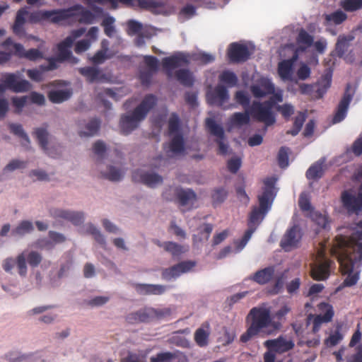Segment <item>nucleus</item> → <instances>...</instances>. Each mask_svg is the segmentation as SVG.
I'll list each match as a JSON object with an SVG mask.
<instances>
[{
    "label": "nucleus",
    "instance_id": "nucleus-1",
    "mask_svg": "<svg viewBox=\"0 0 362 362\" xmlns=\"http://www.w3.org/2000/svg\"><path fill=\"white\" fill-rule=\"evenodd\" d=\"M356 226L358 230L340 248L338 257L341 273L347 275L343 282L344 286H352L359 279L357 269L362 263V220L356 223Z\"/></svg>",
    "mask_w": 362,
    "mask_h": 362
},
{
    "label": "nucleus",
    "instance_id": "nucleus-2",
    "mask_svg": "<svg viewBox=\"0 0 362 362\" xmlns=\"http://www.w3.org/2000/svg\"><path fill=\"white\" fill-rule=\"evenodd\" d=\"M246 322L249 325L240 337V341L244 344L260 334H272L280 327L279 322L272 321L270 308L265 306L252 308L246 317Z\"/></svg>",
    "mask_w": 362,
    "mask_h": 362
},
{
    "label": "nucleus",
    "instance_id": "nucleus-3",
    "mask_svg": "<svg viewBox=\"0 0 362 362\" xmlns=\"http://www.w3.org/2000/svg\"><path fill=\"white\" fill-rule=\"evenodd\" d=\"M274 177H267L263 180L262 193L257 196L259 206H253L248 215L247 226L257 228L270 210L276 197Z\"/></svg>",
    "mask_w": 362,
    "mask_h": 362
},
{
    "label": "nucleus",
    "instance_id": "nucleus-4",
    "mask_svg": "<svg viewBox=\"0 0 362 362\" xmlns=\"http://www.w3.org/2000/svg\"><path fill=\"white\" fill-rule=\"evenodd\" d=\"M157 104V98L153 94H147L141 102L132 110L121 116L119 127L123 134L127 135L139 127L148 112Z\"/></svg>",
    "mask_w": 362,
    "mask_h": 362
},
{
    "label": "nucleus",
    "instance_id": "nucleus-5",
    "mask_svg": "<svg viewBox=\"0 0 362 362\" xmlns=\"http://www.w3.org/2000/svg\"><path fill=\"white\" fill-rule=\"evenodd\" d=\"M1 47L7 51L1 52V63L8 60L11 55L33 62L43 58V54L39 49L32 48L26 51L21 44L14 42L10 37L1 42Z\"/></svg>",
    "mask_w": 362,
    "mask_h": 362
},
{
    "label": "nucleus",
    "instance_id": "nucleus-6",
    "mask_svg": "<svg viewBox=\"0 0 362 362\" xmlns=\"http://www.w3.org/2000/svg\"><path fill=\"white\" fill-rule=\"evenodd\" d=\"M272 100L259 102L254 100L249 107L251 117L256 121L263 122L266 126H271L276 122L273 112Z\"/></svg>",
    "mask_w": 362,
    "mask_h": 362
},
{
    "label": "nucleus",
    "instance_id": "nucleus-7",
    "mask_svg": "<svg viewBox=\"0 0 362 362\" xmlns=\"http://www.w3.org/2000/svg\"><path fill=\"white\" fill-rule=\"evenodd\" d=\"M42 260V255L34 250H25L16 257V267L18 274L25 276L27 274L28 268L26 261L28 264L33 268L38 267Z\"/></svg>",
    "mask_w": 362,
    "mask_h": 362
},
{
    "label": "nucleus",
    "instance_id": "nucleus-8",
    "mask_svg": "<svg viewBox=\"0 0 362 362\" xmlns=\"http://www.w3.org/2000/svg\"><path fill=\"white\" fill-rule=\"evenodd\" d=\"M206 128L208 132L216 137V142L218 144V153L221 155L228 153V145L224 142L225 134L223 128L218 124L213 118H206L205 120Z\"/></svg>",
    "mask_w": 362,
    "mask_h": 362
},
{
    "label": "nucleus",
    "instance_id": "nucleus-9",
    "mask_svg": "<svg viewBox=\"0 0 362 362\" xmlns=\"http://www.w3.org/2000/svg\"><path fill=\"white\" fill-rule=\"evenodd\" d=\"M6 87L14 93H25L30 90V83L25 79H21L14 74H10L1 78V93Z\"/></svg>",
    "mask_w": 362,
    "mask_h": 362
},
{
    "label": "nucleus",
    "instance_id": "nucleus-10",
    "mask_svg": "<svg viewBox=\"0 0 362 362\" xmlns=\"http://www.w3.org/2000/svg\"><path fill=\"white\" fill-rule=\"evenodd\" d=\"M318 261L311 267V276L316 281H322L328 278L332 261L326 257L322 251L318 252Z\"/></svg>",
    "mask_w": 362,
    "mask_h": 362
},
{
    "label": "nucleus",
    "instance_id": "nucleus-11",
    "mask_svg": "<svg viewBox=\"0 0 362 362\" xmlns=\"http://www.w3.org/2000/svg\"><path fill=\"white\" fill-rule=\"evenodd\" d=\"M84 31V29L74 30L73 32L74 37L68 36L57 45L58 54L57 57L58 62H63L70 59L71 58L73 59L74 62H77V59L72 57V53L70 50V48L74 42V38L81 36Z\"/></svg>",
    "mask_w": 362,
    "mask_h": 362
},
{
    "label": "nucleus",
    "instance_id": "nucleus-12",
    "mask_svg": "<svg viewBox=\"0 0 362 362\" xmlns=\"http://www.w3.org/2000/svg\"><path fill=\"white\" fill-rule=\"evenodd\" d=\"M144 61L148 69L139 71V78L144 86H149L153 75L158 70V60L154 56L147 55L144 57Z\"/></svg>",
    "mask_w": 362,
    "mask_h": 362
},
{
    "label": "nucleus",
    "instance_id": "nucleus-13",
    "mask_svg": "<svg viewBox=\"0 0 362 362\" xmlns=\"http://www.w3.org/2000/svg\"><path fill=\"white\" fill-rule=\"evenodd\" d=\"M188 63L187 57L180 52L162 59V66L168 79L173 77V69L187 65Z\"/></svg>",
    "mask_w": 362,
    "mask_h": 362
},
{
    "label": "nucleus",
    "instance_id": "nucleus-14",
    "mask_svg": "<svg viewBox=\"0 0 362 362\" xmlns=\"http://www.w3.org/2000/svg\"><path fill=\"white\" fill-rule=\"evenodd\" d=\"M302 238L300 228L298 226H293L286 230L280 242V246L286 251H291L298 247Z\"/></svg>",
    "mask_w": 362,
    "mask_h": 362
},
{
    "label": "nucleus",
    "instance_id": "nucleus-15",
    "mask_svg": "<svg viewBox=\"0 0 362 362\" xmlns=\"http://www.w3.org/2000/svg\"><path fill=\"white\" fill-rule=\"evenodd\" d=\"M351 86L350 83L346 85L342 98L339 101L335 114L332 119L333 123L341 122L346 116L350 103L352 100L354 93L351 91Z\"/></svg>",
    "mask_w": 362,
    "mask_h": 362
},
{
    "label": "nucleus",
    "instance_id": "nucleus-16",
    "mask_svg": "<svg viewBox=\"0 0 362 362\" xmlns=\"http://www.w3.org/2000/svg\"><path fill=\"white\" fill-rule=\"evenodd\" d=\"M251 54L252 52L245 45L238 42L231 43L228 49V57L232 63L245 62Z\"/></svg>",
    "mask_w": 362,
    "mask_h": 362
},
{
    "label": "nucleus",
    "instance_id": "nucleus-17",
    "mask_svg": "<svg viewBox=\"0 0 362 362\" xmlns=\"http://www.w3.org/2000/svg\"><path fill=\"white\" fill-rule=\"evenodd\" d=\"M195 262L190 260L179 262L177 264L163 269L162 272V278L168 281L172 279H176L182 274L191 271L193 267H195Z\"/></svg>",
    "mask_w": 362,
    "mask_h": 362
},
{
    "label": "nucleus",
    "instance_id": "nucleus-18",
    "mask_svg": "<svg viewBox=\"0 0 362 362\" xmlns=\"http://www.w3.org/2000/svg\"><path fill=\"white\" fill-rule=\"evenodd\" d=\"M341 202L349 214H357L362 209V197H361L360 193L356 196L353 193L344 190L341 194Z\"/></svg>",
    "mask_w": 362,
    "mask_h": 362
},
{
    "label": "nucleus",
    "instance_id": "nucleus-19",
    "mask_svg": "<svg viewBox=\"0 0 362 362\" xmlns=\"http://www.w3.org/2000/svg\"><path fill=\"white\" fill-rule=\"evenodd\" d=\"M275 87L268 78H261L257 84L250 86V91L256 98H262L274 93Z\"/></svg>",
    "mask_w": 362,
    "mask_h": 362
},
{
    "label": "nucleus",
    "instance_id": "nucleus-20",
    "mask_svg": "<svg viewBox=\"0 0 362 362\" xmlns=\"http://www.w3.org/2000/svg\"><path fill=\"white\" fill-rule=\"evenodd\" d=\"M78 71L89 83L109 81V77L95 66L81 67Z\"/></svg>",
    "mask_w": 362,
    "mask_h": 362
},
{
    "label": "nucleus",
    "instance_id": "nucleus-21",
    "mask_svg": "<svg viewBox=\"0 0 362 362\" xmlns=\"http://www.w3.org/2000/svg\"><path fill=\"white\" fill-rule=\"evenodd\" d=\"M264 345L267 349H271L278 354H284L293 349L295 344L293 340L280 336L276 339L265 341Z\"/></svg>",
    "mask_w": 362,
    "mask_h": 362
},
{
    "label": "nucleus",
    "instance_id": "nucleus-22",
    "mask_svg": "<svg viewBox=\"0 0 362 362\" xmlns=\"http://www.w3.org/2000/svg\"><path fill=\"white\" fill-rule=\"evenodd\" d=\"M132 180L135 182H141L149 187H155L163 182V177L157 173H143L136 170L132 174Z\"/></svg>",
    "mask_w": 362,
    "mask_h": 362
},
{
    "label": "nucleus",
    "instance_id": "nucleus-23",
    "mask_svg": "<svg viewBox=\"0 0 362 362\" xmlns=\"http://www.w3.org/2000/svg\"><path fill=\"white\" fill-rule=\"evenodd\" d=\"M49 213L54 218L67 220L74 225H80L83 221V214L81 212L71 211L60 209H52Z\"/></svg>",
    "mask_w": 362,
    "mask_h": 362
},
{
    "label": "nucleus",
    "instance_id": "nucleus-24",
    "mask_svg": "<svg viewBox=\"0 0 362 362\" xmlns=\"http://www.w3.org/2000/svg\"><path fill=\"white\" fill-rule=\"evenodd\" d=\"M298 57L297 52H296L291 58L284 59L278 64V74L284 81H291L293 72V65Z\"/></svg>",
    "mask_w": 362,
    "mask_h": 362
},
{
    "label": "nucleus",
    "instance_id": "nucleus-25",
    "mask_svg": "<svg viewBox=\"0 0 362 362\" xmlns=\"http://www.w3.org/2000/svg\"><path fill=\"white\" fill-rule=\"evenodd\" d=\"M333 313L331 309L327 310L326 314L313 315L310 314L307 317V324L312 322L313 328L312 332L316 334L320 331L323 324L328 323L332 320Z\"/></svg>",
    "mask_w": 362,
    "mask_h": 362
},
{
    "label": "nucleus",
    "instance_id": "nucleus-26",
    "mask_svg": "<svg viewBox=\"0 0 362 362\" xmlns=\"http://www.w3.org/2000/svg\"><path fill=\"white\" fill-rule=\"evenodd\" d=\"M207 98L210 104L221 107L229 99L228 91L225 86L218 85L211 94L207 95Z\"/></svg>",
    "mask_w": 362,
    "mask_h": 362
},
{
    "label": "nucleus",
    "instance_id": "nucleus-27",
    "mask_svg": "<svg viewBox=\"0 0 362 362\" xmlns=\"http://www.w3.org/2000/svg\"><path fill=\"white\" fill-rule=\"evenodd\" d=\"M134 287L141 295H162L167 288V286L163 285L146 284H135Z\"/></svg>",
    "mask_w": 362,
    "mask_h": 362
},
{
    "label": "nucleus",
    "instance_id": "nucleus-28",
    "mask_svg": "<svg viewBox=\"0 0 362 362\" xmlns=\"http://www.w3.org/2000/svg\"><path fill=\"white\" fill-rule=\"evenodd\" d=\"M149 307H146L136 312L131 313L126 316V321L129 324L148 323L151 322Z\"/></svg>",
    "mask_w": 362,
    "mask_h": 362
},
{
    "label": "nucleus",
    "instance_id": "nucleus-29",
    "mask_svg": "<svg viewBox=\"0 0 362 362\" xmlns=\"http://www.w3.org/2000/svg\"><path fill=\"white\" fill-rule=\"evenodd\" d=\"M210 325L205 322L194 332V339L199 347H205L209 344L210 336Z\"/></svg>",
    "mask_w": 362,
    "mask_h": 362
},
{
    "label": "nucleus",
    "instance_id": "nucleus-30",
    "mask_svg": "<svg viewBox=\"0 0 362 362\" xmlns=\"http://www.w3.org/2000/svg\"><path fill=\"white\" fill-rule=\"evenodd\" d=\"M29 13L25 8L19 9L16 13V20L13 25V31L20 37H23L25 34L23 25Z\"/></svg>",
    "mask_w": 362,
    "mask_h": 362
},
{
    "label": "nucleus",
    "instance_id": "nucleus-31",
    "mask_svg": "<svg viewBox=\"0 0 362 362\" xmlns=\"http://www.w3.org/2000/svg\"><path fill=\"white\" fill-rule=\"evenodd\" d=\"M46 20L52 23H59L72 16L71 9H54L46 11Z\"/></svg>",
    "mask_w": 362,
    "mask_h": 362
},
{
    "label": "nucleus",
    "instance_id": "nucleus-32",
    "mask_svg": "<svg viewBox=\"0 0 362 362\" xmlns=\"http://www.w3.org/2000/svg\"><path fill=\"white\" fill-rule=\"evenodd\" d=\"M274 267H268L256 272L250 279L253 281L264 285L269 283L274 275Z\"/></svg>",
    "mask_w": 362,
    "mask_h": 362
},
{
    "label": "nucleus",
    "instance_id": "nucleus-33",
    "mask_svg": "<svg viewBox=\"0 0 362 362\" xmlns=\"http://www.w3.org/2000/svg\"><path fill=\"white\" fill-rule=\"evenodd\" d=\"M332 74L330 71L324 74L320 79L317 81V86H318L316 90V98H321L326 93L327 90L331 86Z\"/></svg>",
    "mask_w": 362,
    "mask_h": 362
},
{
    "label": "nucleus",
    "instance_id": "nucleus-34",
    "mask_svg": "<svg viewBox=\"0 0 362 362\" xmlns=\"http://www.w3.org/2000/svg\"><path fill=\"white\" fill-rule=\"evenodd\" d=\"M251 115L249 108L245 110L244 112H235L230 119L229 123L232 127H240L243 125L248 124L250 121Z\"/></svg>",
    "mask_w": 362,
    "mask_h": 362
},
{
    "label": "nucleus",
    "instance_id": "nucleus-35",
    "mask_svg": "<svg viewBox=\"0 0 362 362\" xmlns=\"http://www.w3.org/2000/svg\"><path fill=\"white\" fill-rule=\"evenodd\" d=\"M33 134L42 149L48 155H50L47 148L49 134L46 127L35 128Z\"/></svg>",
    "mask_w": 362,
    "mask_h": 362
},
{
    "label": "nucleus",
    "instance_id": "nucleus-36",
    "mask_svg": "<svg viewBox=\"0 0 362 362\" xmlns=\"http://www.w3.org/2000/svg\"><path fill=\"white\" fill-rule=\"evenodd\" d=\"M313 37L311 35L304 29H300L296 38V42L298 45L296 51H305L307 48L313 45Z\"/></svg>",
    "mask_w": 362,
    "mask_h": 362
},
{
    "label": "nucleus",
    "instance_id": "nucleus-37",
    "mask_svg": "<svg viewBox=\"0 0 362 362\" xmlns=\"http://www.w3.org/2000/svg\"><path fill=\"white\" fill-rule=\"evenodd\" d=\"M72 95V91L70 89L50 90L47 97L53 103H62L69 100Z\"/></svg>",
    "mask_w": 362,
    "mask_h": 362
},
{
    "label": "nucleus",
    "instance_id": "nucleus-38",
    "mask_svg": "<svg viewBox=\"0 0 362 362\" xmlns=\"http://www.w3.org/2000/svg\"><path fill=\"white\" fill-rule=\"evenodd\" d=\"M354 39L352 36L339 35L335 45L334 52L336 55L340 58L343 57L347 52L350 42Z\"/></svg>",
    "mask_w": 362,
    "mask_h": 362
},
{
    "label": "nucleus",
    "instance_id": "nucleus-39",
    "mask_svg": "<svg viewBox=\"0 0 362 362\" xmlns=\"http://www.w3.org/2000/svg\"><path fill=\"white\" fill-rule=\"evenodd\" d=\"M174 76L184 86L191 87L194 84V77L189 69H178L175 72Z\"/></svg>",
    "mask_w": 362,
    "mask_h": 362
},
{
    "label": "nucleus",
    "instance_id": "nucleus-40",
    "mask_svg": "<svg viewBox=\"0 0 362 362\" xmlns=\"http://www.w3.org/2000/svg\"><path fill=\"white\" fill-rule=\"evenodd\" d=\"M177 199L180 206H185L194 204L197 199V195L191 189H181L177 193Z\"/></svg>",
    "mask_w": 362,
    "mask_h": 362
},
{
    "label": "nucleus",
    "instance_id": "nucleus-41",
    "mask_svg": "<svg viewBox=\"0 0 362 362\" xmlns=\"http://www.w3.org/2000/svg\"><path fill=\"white\" fill-rule=\"evenodd\" d=\"M170 152L175 155H178L185 151V142L181 134H175L169 144Z\"/></svg>",
    "mask_w": 362,
    "mask_h": 362
},
{
    "label": "nucleus",
    "instance_id": "nucleus-42",
    "mask_svg": "<svg viewBox=\"0 0 362 362\" xmlns=\"http://www.w3.org/2000/svg\"><path fill=\"white\" fill-rule=\"evenodd\" d=\"M323 174V161H317L308 169L305 175L308 180H317L321 178Z\"/></svg>",
    "mask_w": 362,
    "mask_h": 362
},
{
    "label": "nucleus",
    "instance_id": "nucleus-43",
    "mask_svg": "<svg viewBox=\"0 0 362 362\" xmlns=\"http://www.w3.org/2000/svg\"><path fill=\"white\" fill-rule=\"evenodd\" d=\"M106 97H110L115 100H119L117 93L112 88H107L97 92V98L103 102V105L107 109L111 107V103L105 99Z\"/></svg>",
    "mask_w": 362,
    "mask_h": 362
},
{
    "label": "nucleus",
    "instance_id": "nucleus-44",
    "mask_svg": "<svg viewBox=\"0 0 362 362\" xmlns=\"http://www.w3.org/2000/svg\"><path fill=\"white\" fill-rule=\"evenodd\" d=\"M163 247L166 252H170L173 257H179L187 250L184 246L172 241L163 243Z\"/></svg>",
    "mask_w": 362,
    "mask_h": 362
},
{
    "label": "nucleus",
    "instance_id": "nucleus-45",
    "mask_svg": "<svg viewBox=\"0 0 362 362\" xmlns=\"http://www.w3.org/2000/svg\"><path fill=\"white\" fill-rule=\"evenodd\" d=\"M100 121L97 118L91 119L86 125V131H80V136H93L99 131Z\"/></svg>",
    "mask_w": 362,
    "mask_h": 362
},
{
    "label": "nucleus",
    "instance_id": "nucleus-46",
    "mask_svg": "<svg viewBox=\"0 0 362 362\" xmlns=\"http://www.w3.org/2000/svg\"><path fill=\"white\" fill-rule=\"evenodd\" d=\"M11 133L23 139V145L30 144V139L28 134L25 132L23 126L20 124L11 123L8 125Z\"/></svg>",
    "mask_w": 362,
    "mask_h": 362
},
{
    "label": "nucleus",
    "instance_id": "nucleus-47",
    "mask_svg": "<svg viewBox=\"0 0 362 362\" xmlns=\"http://www.w3.org/2000/svg\"><path fill=\"white\" fill-rule=\"evenodd\" d=\"M306 119L305 112H299L297 116L294 118L293 127L291 129L286 132V134L296 136L300 131Z\"/></svg>",
    "mask_w": 362,
    "mask_h": 362
},
{
    "label": "nucleus",
    "instance_id": "nucleus-48",
    "mask_svg": "<svg viewBox=\"0 0 362 362\" xmlns=\"http://www.w3.org/2000/svg\"><path fill=\"white\" fill-rule=\"evenodd\" d=\"M347 18V15L341 10H337L325 16V19L327 23H332L335 25H339L345 21Z\"/></svg>",
    "mask_w": 362,
    "mask_h": 362
},
{
    "label": "nucleus",
    "instance_id": "nucleus-49",
    "mask_svg": "<svg viewBox=\"0 0 362 362\" xmlns=\"http://www.w3.org/2000/svg\"><path fill=\"white\" fill-rule=\"evenodd\" d=\"M149 312L151 313V321L168 318L172 315V310L170 308L156 309L149 307Z\"/></svg>",
    "mask_w": 362,
    "mask_h": 362
},
{
    "label": "nucleus",
    "instance_id": "nucleus-50",
    "mask_svg": "<svg viewBox=\"0 0 362 362\" xmlns=\"http://www.w3.org/2000/svg\"><path fill=\"white\" fill-rule=\"evenodd\" d=\"M228 197V191L223 187L214 189L211 192L212 204L215 206L223 203Z\"/></svg>",
    "mask_w": 362,
    "mask_h": 362
},
{
    "label": "nucleus",
    "instance_id": "nucleus-51",
    "mask_svg": "<svg viewBox=\"0 0 362 362\" xmlns=\"http://www.w3.org/2000/svg\"><path fill=\"white\" fill-rule=\"evenodd\" d=\"M221 82L227 84L229 87L235 86L238 79L235 73L231 71H223L219 76Z\"/></svg>",
    "mask_w": 362,
    "mask_h": 362
},
{
    "label": "nucleus",
    "instance_id": "nucleus-52",
    "mask_svg": "<svg viewBox=\"0 0 362 362\" xmlns=\"http://www.w3.org/2000/svg\"><path fill=\"white\" fill-rule=\"evenodd\" d=\"M180 121L178 115L173 112L168 120V132L170 135L180 134Z\"/></svg>",
    "mask_w": 362,
    "mask_h": 362
},
{
    "label": "nucleus",
    "instance_id": "nucleus-53",
    "mask_svg": "<svg viewBox=\"0 0 362 362\" xmlns=\"http://www.w3.org/2000/svg\"><path fill=\"white\" fill-rule=\"evenodd\" d=\"M151 362H178L175 354L163 352L158 354L155 357L151 358Z\"/></svg>",
    "mask_w": 362,
    "mask_h": 362
},
{
    "label": "nucleus",
    "instance_id": "nucleus-54",
    "mask_svg": "<svg viewBox=\"0 0 362 362\" xmlns=\"http://www.w3.org/2000/svg\"><path fill=\"white\" fill-rule=\"evenodd\" d=\"M34 229L32 222L23 221L12 231L13 235H23L29 233Z\"/></svg>",
    "mask_w": 362,
    "mask_h": 362
},
{
    "label": "nucleus",
    "instance_id": "nucleus-55",
    "mask_svg": "<svg viewBox=\"0 0 362 362\" xmlns=\"http://www.w3.org/2000/svg\"><path fill=\"white\" fill-rule=\"evenodd\" d=\"M102 176L110 181L117 182L122 179L123 173L119 169L110 165L108 168V172L103 173Z\"/></svg>",
    "mask_w": 362,
    "mask_h": 362
},
{
    "label": "nucleus",
    "instance_id": "nucleus-56",
    "mask_svg": "<svg viewBox=\"0 0 362 362\" xmlns=\"http://www.w3.org/2000/svg\"><path fill=\"white\" fill-rule=\"evenodd\" d=\"M87 231L93 236L95 240L100 245L104 247L106 246V240L105 236L93 224L90 223L88 226Z\"/></svg>",
    "mask_w": 362,
    "mask_h": 362
},
{
    "label": "nucleus",
    "instance_id": "nucleus-57",
    "mask_svg": "<svg viewBox=\"0 0 362 362\" xmlns=\"http://www.w3.org/2000/svg\"><path fill=\"white\" fill-rule=\"evenodd\" d=\"M341 5L346 11L353 12L362 8V0H344Z\"/></svg>",
    "mask_w": 362,
    "mask_h": 362
},
{
    "label": "nucleus",
    "instance_id": "nucleus-58",
    "mask_svg": "<svg viewBox=\"0 0 362 362\" xmlns=\"http://www.w3.org/2000/svg\"><path fill=\"white\" fill-rule=\"evenodd\" d=\"M235 100L236 103L243 106L245 110L249 108L250 98L247 93L243 90H238L235 94Z\"/></svg>",
    "mask_w": 362,
    "mask_h": 362
},
{
    "label": "nucleus",
    "instance_id": "nucleus-59",
    "mask_svg": "<svg viewBox=\"0 0 362 362\" xmlns=\"http://www.w3.org/2000/svg\"><path fill=\"white\" fill-rule=\"evenodd\" d=\"M114 23L115 19L111 16L105 18L102 22V25L104 28V33L110 37H112L113 34L115 33V28L113 25Z\"/></svg>",
    "mask_w": 362,
    "mask_h": 362
},
{
    "label": "nucleus",
    "instance_id": "nucleus-60",
    "mask_svg": "<svg viewBox=\"0 0 362 362\" xmlns=\"http://www.w3.org/2000/svg\"><path fill=\"white\" fill-rule=\"evenodd\" d=\"M288 151L289 148L286 146L281 147L279 151L278 163L282 168L287 167L288 165Z\"/></svg>",
    "mask_w": 362,
    "mask_h": 362
},
{
    "label": "nucleus",
    "instance_id": "nucleus-61",
    "mask_svg": "<svg viewBox=\"0 0 362 362\" xmlns=\"http://www.w3.org/2000/svg\"><path fill=\"white\" fill-rule=\"evenodd\" d=\"M343 339L342 334L339 330H336L333 334H330L329 337L325 339V344L327 346L332 347L338 344Z\"/></svg>",
    "mask_w": 362,
    "mask_h": 362
},
{
    "label": "nucleus",
    "instance_id": "nucleus-62",
    "mask_svg": "<svg viewBox=\"0 0 362 362\" xmlns=\"http://www.w3.org/2000/svg\"><path fill=\"white\" fill-rule=\"evenodd\" d=\"M235 192L238 200L243 203L245 205H247L250 202V197L245 192V185H242L235 187Z\"/></svg>",
    "mask_w": 362,
    "mask_h": 362
},
{
    "label": "nucleus",
    "instance_id": "nucleus-63",
    "mask_svg": "<svg viewBox=\"0 0 362 362\" xmlns=\"http://www.w3.org/2000/svg\"><path fill=\"white\" fill-rule=\"evenodd\" d=\"M313 220L315 223L322 228H327L329 225V218L326 215H323L319 212L313 214Z\"/></svg>",
    "mask_w": 362,
    "mask_h": 362
},
{
    "label": "nucleus",
    "instance_id": "nucleus-64",
    "mask_svg": "<svg viewBox=\"0 0 362 362\" xmlns=\"http://www.w3.org/2000/svg\"><path fill=\"white\" fill-rule=\"evenodd\" d=\"M351 151L356 156H359L362 154V132L353 143Z\"/></svg>",
    "mask_w": 362,
    "mask_h": 362
}]
</instances>
